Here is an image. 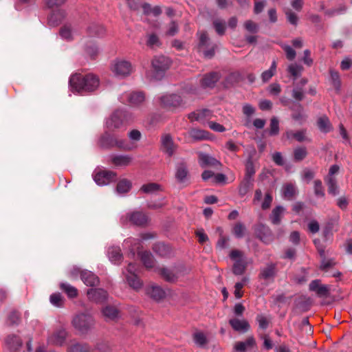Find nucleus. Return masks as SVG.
I'll return each instance as SVG.
<instances>
[{
	"label": "nucleus",
	"instance_id": "f257e3e1",
	"mask_svg": "<svg viewBox=\"0 0 352 352\" xmlns=\"http://www.w3.org/2000/svg\"><path fill=\"white\" fill-rule=\"evenodd\" d=\"M71 87L78 93L91 92L99 86L100 80L97 76L93 74H75L69 78Z\"/></svg>",
	"mask_w": 352,
	"mask_h": 352
},
{
	"label": "nucleus",
	"instance_id": "f03ea898",
	"mask_svg": "<svg viewBox=\"0 0 352 352\" xmlns=\"http://www.w3.org/2000/svg\"><path fill=\"white\" fill-rule=\"evenodd\" d=\"M72 326L81 334H87L95 325L93 316L85 313H79L74 316L72 321Z\"/></svg>",
	"mask_w": 352,
	"mask_h": 352
},
{
	"label": "nucleus",
	"instance_id": "7ed1b4c3",
	"mask_svg": "<svg viewBox=\"0 0 352 352\" xmlns=\"http://www.w3.org/2000/svg\"><path fill=\"white\" fill-rule=\"evenodd\" d=\"M100 144L104 148L117 147L124 151H130L131 149V146L126 140L108 132L104 133L101 137Z\"/></svg>",
	"mask_w": 352,
	"mask_h": 352
},
{
	"label": "nucleus",
	"instance_id": "20e7f679",
	"mask_svg": "<svg viewBox=\"0 0 352 352\" xmlns=\"http://www.w3.org/2000/svg\"><path fill=\"white\" fill-rule=\"evenodd\" d=\"M230 258L234 261L232 272L236 276L242 275L245 272L248 263L243 253L239 250H233L230 252Z\"/></svg>",
	"mask_w": 352,
	"mask_h": 352
},
{
	"label": "nucleus",
	"instance_id": "39448f33",
	"mask_svg": "<svg viewBox=\"0 0 352 352\" xmlns=\"http://www.w3.org/2000/svg\"><path fill=\"white\" fill-rule=\"evenodd\" d=\"M170 60L164 55L155 56L151 62L152 67L155 73V78H161L164 72L170 67Z\"/></svg>",
	"mask_w": 352,
	"mask_h": 352
},
{
	"label": "nucleus",
	"instance_id": "423d86ee",
	"mask_svg": "<svg viewBox=\"0 0 352 352\" xmlns=\"http://www.w3.org/2000/svg\"><path fill=\"white\" fill-rule=\"evenodd\" d=\"M120 100L124 104L138 107L144 102L145 95L142 91L125 92L120 96Z\"/></svg>",
	"mask_w": 352,
	"mask_h": 352
},
{
	"label": "nucleus",
	"instance_id": "0eeeda50",
	"mask_svg": "<svg viewBox=\"0 0 352 352\" xmlns=\"http://www.w3.org/2000/svg\"><path fill=\"white\" fill-rule=\"evenodd\" d=\"M183 267L182 266H174L171 268L158 267L155 271L166 281L175 283L181 276Z\"/></svg>",
	"mask_w": 352,
	"mask_h": 352
},
{
	"label": "nucleus",
	"instance_id": "6e6552de",
	"mask_svg": "<svg viewBox=\"0 0 352 352\" xmlns=\"http://www.w3.org/2000/svg\"><path fill=\"white\" fill-rule=\"evenodd\" d=\"M160 104L167 109H175L183 105L182 97L177 94H165L159 98Z\"/></svg>",
	"mask_w": 352,
	"mask_h": 352
},
{
	"label": "nucleus",
	"instance_id": "1a4fd4ad",
	"mask_svg": "<svg viewBox=\"0 0 352 352\" xmlns=\"http://www.w3.org/2000/svg\"><path fill=\"white\" fill-rule=\"evenodd\" d=\"M111 71L117 76L125 77L131 74L132 65L124 60H115L111 65Z\"/></svg>",
	"mask_w": 352,
	"mask_h": 352
},
{
	"label": "nucleus",
	"instance_id": "9d476101",
	"mask_svg": "<svg viewBox=\"0 0 352 352\" xmlns=\"http://www.w3.org/2000/svg\"><path fill=\"white\" fill-rule=\"evenodd\" d=\"M125 116V111L122 110L116 111L107 120V129L109 131H113L114 129H119L123 124Z\"/></svg>",
	"mask_w": 352,
	"mask_h": 352
},
{
	"label": "nucleus",
	"instance_id": "9b49d317",
	"mask_svg": "<svg viewBox=\"0 0 352 352\" xmlns=\"http://www.w3.org/2000/svg\"><path fill=\"white\" fill-rule=\"evenodd\" d=\"M94 179L98 185H107L116 180L117 174L111 170H102L97 173Z\"/></svg>",
	"mask_w": 352,
	"mask_h": 352
},
{
	"label": "nucleus",
	"instance_id": "f8f14e48",
	"mask_svg": "<svg viewBox=\"0 0 352 352\" xmlns=\"http://www.w3.org/2000/svg\"><path fill=\"white\" fill-rule=\"evenodd\" d=\"M276 274V264L274 263H269L261 269L258 278L264 280L265 281H273Z\"/></svg>",
	"mask_w": 352,
	"mask_h": 352
},
{
	"label": "nucleus",
	"instance_id": "ddd939ff",
	"mask_svg": "<svg viewBox=\"0 0 352 352\" xmlns=\"http://www.w3.org/2000/svg\"><path fill=\"white\" fill-rule=\"evenodd\" d=\"M126 219L133 225L139 226H146L148 220V217L144 213L140 211L128 213L126 216Z\"/></svg>",
	"mask_w": 352,
	"mask_h": 352
},
{
	"label": "nucleus",
	"instance_id": "4468645a",
	"mask_svg": "<svg viewBox=\"0 0 352 352\" xmlns=\"http://www.w3.org/2000/svg\"><path fill=\"white\" fill-rule=\"evenodd\" d=\"M161 142L162 151L169 157L172 156L176 150V145L174 144L170 135H163L162 136Z\"/></svg>",
	"mask_w": 352,
	"mask_h": 352
},
{
	"label": "nucleus",
	"instance_id": "2eb2a0df",
	"mask_svg": "<svg viewBox=\"0 0 352 352\" xmlns=\"http://www.w3.org/2000/svg\"><path fill=\"white\" fill-rule=\"evenodd\" d=\"M67 336V331L63 329H60L56 330L50 336H49L47 342L51 344L62 346L65 342Z\"/></svg>",
	"mask_w": 352,
	"mask_h": 352
},
{
	"label": "nucleus",
	"instance_id": "dca6fc26",
	"mask_svg": "<svg viewBox=\"0 0 352 352\" xmlns=\"http://www.w3.org/2000/svg\"><path fill=\"white\" fill-rule=\"evenodd\" d=\"M220 74L217 72H212L204 75L200 80L201 87L212 88L220 78Z\"/></svg>",
	"mask_w": 352,
	"mask_h": 352
},
{
	"label": "nucleus",
	"instance_id": "f3484780",
	"mask_svg": "<svg viewBox=\"0 0 352 352\" xmlns=\"http://www.w3.org/2000/svg\"><path fill=\"white\" fill-rule=\"evenodd\" d=\"M87 297L89 300L96 302H103L107 299V292L102 289H88Z\"/></svg>",
	"mask_w": 352,
	"mask_h": 352
},
{
	"label": "nucleus",
	"instance_id": "a211bd4d",
	"mask_svg": "<svg viewBox=\"0 0 352 352\" xmlns=\"http://www.w3.org/2000/svg\"><path fill=\"white\" fill-rule=\"evenodd\" d=\"M257 237L265 243H270L273 241V235L270 229L264 226L259 225L256 229Z\"/></svg>",
	"mask_w": 352,
	"mask_h": 352
},
{
	"label": "nucleus",
	"instance_id": "6ab92c4d",
	"mask_svg": "<svg viewBox=\"0 0 352 352\" xmlns=\"http://www.w3.org/2000/svg\"><path fill=\"white\" fill-rule=\"evenodd\" d=\"M82 282L89 287L96 286L99 283L98 277L91 271L82 270L80 272Z\"/></svg>",
	"mask_w": 352,
	"mask_h": 352
},
{
	"label": "nucleus",
	"instance_id": "aec40b11",
	"mask_svg": "<svg viewBox=\"0 0 352 352\" xmlns=\"http://www.w3.org/2000/svg\"><path fill=\"white\" fill-rule=\"evenodd\" d=\"M229 324L232 328L238 332L245 333L250 329V324L245 320H240L238 318H232L229 320Z\"/></svg>",
	"mask_w": 352,
	"mask_h": 352
},
{
	"label": "nucleus",
	"instance_id": "412c9836",
	"mask_svg": "<svg viewBox=\"0 0 352 352\" xmlns=\"http://www.w3.org/2000/svg\"><path fill=\"white\" fill-rule=\"evenodd\" d=\"M101 312L106 321H113L119 318V311L114 306L107 305L102 309Z\"/></svg>",
	"mask_w": 352,
	"mask_h": 352
},
{
	"label": "nucleus",
	"instance_id": "4be33fe9",
	"mask_svg": "<svg viewBox=\"0 0 352 352\" xmlns=\"http://www.w3.org/2000/svg\"><path fill=\"white\" fill-rule=\"evenodd\" d=\"M306 129H302L297 131L289 130L286 131L285 136L289 140L295 139L296 141L299 142L305 141L311 142V140L306 136Z\"/></svg>",
	"mask_w": 352,
	"mask_h": 352
},
{
	"label": "nucleus",
	"instance_id": "5701e85b",
	"mask_svg": "<svg viewBox=\"0 0 352 352\" xmlns=\"http://www.w3.org/2000/svg\"><path fill=\"white\" fill-rule=\"evenodd\" d=\"M211 116L212 111L209 109H204L190 113L188 115V118L191 121L196 120L199 122H203L205 119L210 118Z\"/></svg>",
	"mask_w": 352,
	"mask_h": 352
},
{
	"label": "nucleus",
	"instance_id": "b1692460",
	"mask_svg": "<svg viewBox=\"0 0 352 352\" xmlns=\"http://www.w3.org/2000/svg\"><path fill=\"white\" fill-rule=\"evenodd\" d=\"M285 209L281 206H276L270 215V220L274 225H279L281 222L282 217L284 215Z\"/></svg>",
	"mask_w": 352,
	"mask_h": 352
},
{
	"label": "nucleus",
	"instance_id": "393cba45",
	"mask_svg": "<svg viewBox=\"0 0 352 352\" xmlns=\"http://www.w3.org/2000/svg\"><path fill=\"white\" fill-rule=\"evenodd\" d=\"M188 170L184 162H179L176 166L175 177L179 182H184L187 179Z\"/></svg>",
	"mask_w": 352,
	"mask_h": 352
},
{
	"label": "nucleus",
	"instance_id": "a878e982",
	"mask_svg": "<svg viewBox=\"0 0 352 352\" xmlns=\"http://www.w3.org/2000/svg\"><path fill=\"white\" fill-rule=\"evenodd\" d=\"M132 160V157L128 155H116L111 157V162L116 166H129Z\"/></svg>",
	"mask_w": 352,
	"mask_h": 352
},
{
	"label": "nucleus",
	"instance_id": "bb28decb",
	"mask_svg": "<svg viewBox=\"0 0 352 352\" xmlns=\"http://www.w3.org/2000/svg\"><path fill=\"white\" fill-rule=\"evenodd\" d=\"M66 16V12L64 10H57L53 12L48 18L49 23L51 25H58Z\"/></svg>",
	"mask_w": 352,
	"mask_h": 352
},
{
	"label": "nucleus",
	"instance_id": "cd10ccee",
	"mask_svg": "<svg viewBox=\"0 0 352 352\" xmlns=\"http://www.w3.org/2000/svg\"><path fill=\"white\" fill-rule=\"evenodd\" d=\"M254 186V179L244 177L239 186V194L241 197L245 196Z\"/></svg>",
	"mask_w": 352,
	"mask_h": 352
},
{
	"label": "nucleus",
	"instance_id": "c85d7f7f",
	"mask_svg": "<svg viewBox=\"0 0 352 352\" xmlns=\"http://www.w3.org/2000/svg\"><path fill=\"white\" fill-rule=\"evenodd\" d=\"M199 160L201 167H205L206 166H217L221 165V162L215 158L204 153H201L199 155Z\"/></svg>",
	"mask_w": 352,
	"mask_h": 352
},
{
	"label": "nucleus",
	"instance_id": "c756f323",
	"mask_svg": "<svg viewBox=\"0 0 352 352\" xmlns=\"http://www.w3.org/2000/svg\"><path fill=\"white\" fill-rule=\"evenodd\" d=\"M153 250L157 254L162 257L168 256L171 254L170 247L163 243H155Z\"/></svg>",
	"mask_w": 352,
	"mask_h": 352
},
{
	"label": "nucleus",
	"instance_id": "7c9ffc66",
	"mask_svg": "<svg viewBox=\"0 0 352 352\" xmlns=\"http://www.w3.org/2000/svg\"><path fill=\"white\" fill-rule=\"evenodd\" d=\"M108 256L109 260L114 263L120 262L122 258L121 250L118 246H112L108 249Z\"/></svg>",
	"mask_w": 352,
	"mask_h": 352
},
{
	"label": "nucleus",
	"instance_id": "2f4dec72",
	"mask_svg": "<svg viewBox=\"0 0 352 352\" xmlns=\"http://www.w3.org/2000/svg\"><path fill=\"white\" fill-rule=\"evenodd\" d=\"M147 294L156 301H159L165 297V292L159 286L151 287L147 289Z\"/></svg>",
	"mask_w": 352,
	"mask_h": 352
},
{
	"label": "nucleus",
	"instance_id": "473e14b6",
	"mask_svg": "<svg viewBox=\"0 0 352 352\" xmlns=\"http://www.w3.org/2000/svg\"><path fill=\"white\" fill-rule=\"evenodd\" d=\"M6 343L12 351H16L22 346L21 340L15 335L8 336L6 339Z\"/></svg>",
	"mask_w": 352,
	"mask_h": 352
},
{
	"label": "nucleus",
	"instance_id": "72a5a7b5",
	"mask_svg": "<svg viewBox=\"0 0 352 352\" xmlns=\"http://www.w3.org/2000/svg\"><path fill=\"white\" fill-rule=\"evenodd\" d=\"M255 344V339L253 337H249L245 342H236L234 349L239 352H245L247 347H252Z\"/></svg>",
	"mask_w": 352,
	"mask_h": 352
},
{
	"label": "nucleus",
	"instance_id": "f704fd0d",
	"mask_svg": "<svg viewBox=\"0 0 352 352\" xmlns=\"http://www.w3.org/2000/svg\"><path fill=\"white\" fill-rule=\"evenodd\" d=\"M241 78V75L239 72H232L226 76L223 85L226 87H230L239 82Z\"/></svg>",
	"mask_w": 352,
	"mask_h": 352
},
{
	"label": "nucleus",
	"instance_id": "c9c22d12",
	"mask_svg": "<svg viewBox=\"0 0 352 352\" xmlns=\"http://www.w3.org/2000/svg\"><path fill=\"white\" fill-rule=\"evenodd\" d=\"M140 258L144 265L147 269L154 267L155 260L153 255L147 251L140 253Z\"/></svg>",
	"mask_w": 352,
	"mask_h": 352
},
{
	"label": "nucleus",
	"instance_id": "e433bc0d",
	"mask_svg": "<svg viewBox=\"0 0 352 352\" xmlns=\"http://www.w3.org/2000/svg\"><path fill=\"white\" fill-rule=\"evenodd\" d=\"M324 182L327 185L329 193L333 196L337 195L339 191L336 178L334 177H325Z\"/></svg>",
	"mask_w": 352,
	"mask_h": 352
},
{
	"label": "nucleus",
	"instance_id": "4c0bfd02",
	"mask_svg": "<svg viewBox=\"0 0 352 352\" xmlns=\"http://www.w3.org/2000/svg\"><path fill=\"white\" fill-rule=\"evenodd\" d=\"M132 187V183L127 179L120 180L116 186V192L118 194H125L128 192Z\"/></svg>",
	"mask_w": 352,
	"mask_h": 352
},
{
	"label": "nucleus",
	"instance_id": "58836bf2",
	"mask_svg": "<svg viewBox=\"0 0 352 352\" xmlns=\"http://www.w3.org/2000/svg\"><path fill=\"white\" fill-rule=\"evenodd\" d=\"M317 124L319 129L323 133H328L332 130V126L329 118L324 116L318 119Z\"/></svg>",
	"mask_w": 352,
	"mask_h": 352
},
{
	"label": "nucleus",
	"instance_id": "ea45409f",
	"mask_svg": "<svg viewBox=\"0 0 352 352\" xmlns=\"http://www.w3.org/2000/svg\"><path fill=\"white\" fill-rule=\"evenodd\" d=\"M60 289L70 298H76L78 294V289L75 287L67 283H61L60 284Z\"/></svg>",
	"mask_w": 352,
	"mask_h": 352
},
{
	"label": "nucleus",
	"instance_id": "a19ab883",
	"mask_svg": "<svg viewBox=\"0 0 352 352\" xmlns=\"http://www.w3.org/2000/svg\"><path fill=\"white\" fill-rule=\"evenodd\" d=\"M128 284L135 290H138L142 287V282L136 274L126 275Z\"/></svg>",
	"mask_w": 352,
	"mask_h": 352
},
{
	"label": "nucleus",
	"instance_id": "79ce46f5",
	"mask_svg": "<svg viewBox=\"0 0 352 352\" xmlns=\"http://www.w3.org/2000/svg\"><path fill=\"white\" fill-rule=\"evenodd\" d=\"M90 347L84 343H75L67 349V352H90Z\"/></svg>",
	"mask_w": 352,
	"mask_h": 352
},
{
	"label": "nucleus",
	"instance_id": "37998d69",
	"mask_svg": "<svg viewBox=\"0 0 352 352\" xmlns=\"http://www.w3.org/2000/svg\"><path fill=\"white\" fill-rule=\"evenodd\" d=\"M189 135L195 140H202L208 138V133L206 131L197 129H191Z\"/></svg>",
	"mask_w": 352,
	"mask_h": 352
},
{
	"label": "nucleus",
	"instance_id": "c03bdc74",
	"mask_svg": "<svg viewBox=\"0 0 352 352\" xmlns=\"http://www.w3.org/2000/svg\"><path fill=\"white\" fill-rule=\"evenodd\" d=\"M292 118L300 124H302L305 121L306 115L303 112V109L301 104H298V109L294 111L292 115Z\"/></svg>",
	"mask_w": 352,
	"mask_h": 352
},
{
	"label": "nucleus",
	"instance_id": "a18cd8bd",
	"mask_svg": "<svg viewBox=\"0 0 352 352\" xmlns=\"http://www.w3.org/2000/svg\"><path fill=\"white\" fill-rule=\"evenodd\" d=\"M307 155V151L305 146H299L294 150V160L296 162L303 160Z\"/></svg>",
	"mask_w": 352,
	"mask_h": 352
},
{
	"label": "nucleus",
	"instance_id": "49530a36",
	"mask_svg": "<svg viewBox=\"0 0 352 352\" xmlns=\"http://www.w3.org/2000/svg\"><path fill=\"white\" fill-rule=\"evenodd\" d=\"M283 193L285 199H292L296 194V187L292 184H287L283 187Z\"/></svg>",
	"mask_w": 352,
	"mask_h": 352
},
{
	"label": "nucleus",
	"instance_id": "de8ad7c7",
	"mask_svg": "<svg viewBox=\"0 0 352 352\" xmlns=\"http://www.w3.org/2000/svg\"><path fill=\"white\" fill-rule=\"evenodd\" d=\"M302 70L303 67L297 63L291 64L287 67V72L294 77V80L300 75Z\"/></svg>",
	"mask_w": 352,
	"mask_h": 352
},
{
	"label": "nucleus",
	"instance_id": "09e8293b",
	"mask_svg": "<svg viewBox=\"0 0 352 352\" xmlns=\"http://www.w3.org/2000/svg\"><path fill=\"white\" fill-rule=\"evenodd\" d=\"M255 174V169L252 157H249L245 163V173L244 177L253 179Z\"/></svg>",
	"mask_w": 352,
	"mask_h": 352
},
{
	"label": "nucleus",
	"instance_id": "8fccbe9b",
	"mask_svg": "<svg viewBox=\"0 0 352 352\" xmlns=\"http://www.w3.org/2000/svg\"><path fill=\"white\" fill-rule=\"evenodd\" d=\"M249 278L248 277H243L241 282H238L234 285V296L236 298H241L243 296L242 289L245 284L248 283Z\"/></svg>",
	"mask_w": 352,
	"mask_h": 352
},
{
	"label": "nucleus",
	"instance_id": "3c124183",
	"mask_svg": "<svg viewBox=\"0 0 352 352\" xmlns=\"http://www.w3.org/2000/svg\"><path fill=\"white\" fill-rule=\"evenodd\" d=\"M160 190V186L155 183H149L146 184H144L140 190L144 192V193L151 194L155 192H157Z\"/></svg>",
	"mask_w": 352,
	"mask_h": 352
},
{
	"label": "nucleus",
	"instance_id": "603ef678",
	"mask_svg": "<svg viewBox=\"0 0 352 352\" xmlns=\"http://www.w3.org/2000/svg\"><path fill=\"white\" fill-rule=\"evenodd\" d=\"M279 133V121L277 118L273 117L270 120V128L269 135L270 136L277 135Z\"/></svg>",
	"mask_w": 352,
	"mask_h": 352
},
{
	"label": "nucleus",
	"instance_id": "864d4df0",
	"mask_svg": "<svg viewBox=\"0 0 352 352\" xmlns=\"http://www.w3.org/2000/svg\"><path fill=\"white\" fill-rule=\"evenodd\" d=\"M50 302L56 307H60L64 304V298L60 293H54L50 297Z\"/></svg>",
	"mask_w": 352,
	"mask_h": 352
},
{
	"label": "nucleus",
	"instance_id": "5fc2aeb1",
	"mask_svg": "<svg viewBox=\"0 0 352 352\" xmlns=\"http://www.w3.org/2000/svg\"><path fill=\"white\" fill-rule=\"evenodd\" d=\"M60 36L65 40L70 41L72 37V29L70 25H65L60 30Z\"/></svg>",
	"mask_w": 352,
	"mask_h": 352
},
{
	"label": "nucleus",
	"instance_id": "6e6d98bb",
	"mask_svg": "<svg viewBox=\"0 0 352 352\" xmlns=\"http://www.w3.org/2000/svg\"><path fill=\"white\" fill-rule=\"evenodd\" d=\"M146 45L151 48L160 45V41L155 34H148L147 36Z\"/></svg>",
	"mask_w": 352,
	"mask_h": 352
},
{
	"label": "nucleus",
	"instance_id": "4d7b16f0",
	"mask_svg": "<svg viewBox=\"0 0 352 352\" xmlns=\"http://www.w3.org/2000/svg\"><path fill=\"white\" fill-rule=\"evenodd\" d=\"M195 342L200 346H204L207 343L206 336L202 332H197L193 335Z\"/></svg>",
	"mask_w": 352,
	"mask_h": 352
},
{
	"label": "nucleus",
	"instance_id": "13d9d810",
	"mask_svg": "<svg viewBox=\"0 0 352 352\" xmlns=\"http://www.w3.org/2000/svg\"><path fill=\"white\" fill-rule=\"evenodd\" d=\"M330 75L333 86L337 91H339L340 89L341 83L338 72L331 70L330 72Z\"/></svg>",
	"mask_w": 352,
	"mask_h": 352
},
{
	"label": "nucleus",
	"instance_id": "bf43d9fd",
	"mask_svg": "<svg viewBox=\"0 0 352 352\" xmlns=\"http://www.w3.org/2000/svg\"><path fill=\"white\" fill-rule=\"evenodd\" d=\"M305 96V91L302 87L296 86L292 90V97L298 100L301 101Z\"/></svg>",
	"mask_w": 352,
	"mask_h": 352
},
{
	"label": "nucleus",
	"instance_id": "052dcab7",
	"mask_svg": "<svg viewBox=\"0 0 352 352\" xmlns=\"http://www.w3.org/2000/svg\"><path fill=\"white\" fill-rule=\"evenodd\" d=\"M245 228L244 225L241 223H236L233 228V233L237 238H241L244 235Z\"/></svg>",
	"mask_w": 352,
	"mask_h": 352
},
{
	"label": "nucleus",
	"instance_id": "680f3d73",
	"mask_svg": "<svg viewBox=\"0 0 352 352\" xmlns=\"http://www.w3.org/2000/svg\"><path fill=\"white\" fill-rule=\"evenodd\" d=\"M314 193L318 197H324V192L322 182L319 179L314 181Z\"/></svg>",
	"mask_w": 352,
	"mask_h": 352
},
{
	"label": "nucleus",
	"instance_id": "e2e57ef3",
	"mask_svg": "<svg viewBox=\"0 0 352 352\" xmlns=\"http://www.w3.org/2000/svg\"><path fill=\"white\" fill-rule=\"evenodd\" d=\"M281 47L285 51L286 57L289 60H293L296 55V53L294 49H292L289 45H283Z\"/></svg>",
	"mask_w": 352,
	"mask_h": 352
},
{
	"label": "nucleus",
	"instance_id": "0e129e2a",
	"mask_svg": "<svg viewBox=\"0 0 352 352\" xmlns=\"http://www.w3.org/2000/svg\"><path fill=\"white\" fill-rule=\"evenodd\" d=\"M245 30L251 33H256L258 32V25L251 20H248L244 23Z\"/></svg>",
	"mask_w": 352,
	"mask_h": 352
},
{
	"label": "nucleus",
	"instance_id": "69168bd1",
	"mask_svg": "<svg viewBox=\"0 0 352 352\" xmlns=\"http://www.w3.org/2000/svg\"><path fill=\"white\" fill-rule=\"evenodd\" d=\"M8 322L11 325L18 324L20 322V314L16 311L10 312L8 316Z\"/></svg>",
	"mask_w": 352,
	"mask_h": 352
},
{
	"label": "nucleus",
	"instance_id": "338daca9",
	"mask_svg": "<svg viewBox=\"0 0 352 352\" xmlns=\"http://www.w3.org/2000/svg\"><path fill=\"white\" fill-rule=\"evenodd\" d=\"M178 25L175 21H171L168 25L166 34L167 36H174L178 32Z\"/></svg>",
	"mask_w": 352,
	"mask_h": 352
},
{
	"label": "nucleus",
	"instance_id": "774afa93",
	"mask_svg": "<svg viewBox=\"0 0 352 352\" xmlns=\"http://www.w3.org/2000/svg\"><path fill=\"white\" fill-rule=\"evenodd\" d=\"M285 14L287 16V19L288 21L291 24H292L294 25H297L298 18L297 15L294 12H292L291 10H287L285 11Z\"/></svg>",
	"mask_w": 352,
	"mask_h": 352
}]
</instances>
